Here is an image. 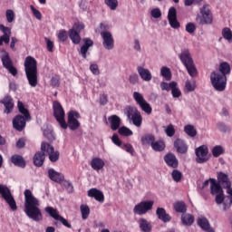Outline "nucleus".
Wrapping results in <instances>:
<instances>
[{
  "label": "nucleus",
  "instance_id": "f257e3e1",
  "mask_svg": "<svg viewBox=\"0 0 232 232\" xmlns=\"http://www.w3.org/2000/svg\"><path fill=\"white\" fill-rule=\"evenodd\" d=\"M24 196L25 215L34 222H41L43 220V213L41 212V208H39L41 201L34 196V193L30 189H25Z\"/></svg>",
  "mask_w": 232,
  "mask_h": 232
},
{
  "label": "nucleus",
  "instance_id": "f03ea898",
  "mask_svg": "<svg viewBox=\"0 0 232 232\" xmlns=\"http://www.w3.org/2000/svg\"><path fill=\"white\" fill-rule=\"evenodd\" d=\"M24 69L29 85L35 88L39 82L37 80V61L32 56H27L24 61Z\"/></svg>",
  "mask_w": 232,
  "mask_h": 232
},
{
  "label": "nucleus",
  "instance_id": "7ed1b4c3",
  "mask_svg": "<svg viewBox=\"0 0 232 232\" xmlns=\"http://www.w3.org/2000/svg\"><path fill=\"white\" fill-rule=\"evenodd\" d=\"M18 110L24 116L17 115L13 119V128L17 131H23L26 127V121H32V116L21 101H18Z\"/></svg>",
  "mask_w": 232,
  "mask_h": 232
},
{
  "label": "nucleus",
  "instance_id": "20e7f679",
  "mask_svg": "<svg viewBox=\"0 0 232 232\" xmlns=\"http://www.w3.org/2000/svg\"><path fill=\"white\" fill-rule=\"evenodd\" d=\"M179 57L187 69L188 75H190V77H197V67H195V62H193L189 50L183 49Z\"/></svg>",
  "mask_w": 232,
  "mask_h": 232
},
{
  "label": "nucleus",
  "instance_id": "39448f33",
  "mask_svg": "<svg viewBox=\"0 0 232 232\" xmlns=\"http://www.w3.org/2000/svg\"><path fill=\"white\" fill-rule=\"evenodd\" d=\"M210 82L216 92H224L227 86V76L221 74L218 71L210 73Z\"/></svg>",
  "mask_w": 232,
  "mask_h": 232
},
{
  "label": "nucleus",
  "instance_id": "423d86ee",
  "mask_svg": "<svg viewBox=\"0 0 232 232\" xmlns=\"http://www.w3.org/2000/svg\"><path fill=\"white\" fill-rule=\"evenodd\" d=\"M0 59L4 68H5L11 75L15 77V75H17V68L14 66V62L12 61V58H10V53L5 49H0Z\"/></svg>",
  "mask_w": 232,
  "mask_h": 232
},
{
  "label": "nucleus",
  "instance_id": "0eeeda50",
  "mask_svg": "<svg viewBox=\"0 0 232 232\" xmlns=\"http://www.w3.org/2000/svg\"><path fill=\"white\" fill-rule=\"evenodd\" d=\"M0 195L11 208L12 211H17V203L15 202L10 188H8L6 185L0 184Z\"/></svg>",
  "mask_w": 232,
  "mask_h": 232
},
{
  "label": "nucleus",
  "instance_id": "6e6552de",
  "mask_svg": "<svg viewBox=\"0 0 232 232\" xmlns=\"http://www.w3.org/2000/svg\"><path fill=\"white\" fill-rule=\"evenodd\" d=\"M126 115L129 121H131L132 124H134L136 128H140V126H142V115H140V111L137 107H127Z\"/></svg>",
  "mask_w": 232,
  "mask_h": 232
},
{
  "label": "nucleus",
  "instance_id": "1a4fd4ad",
  "mask_svg": "<svg viewBox=\"0 0 232 232\" xmlns=\"http://www.w3.org/2000/svg\"><path fill=\"white\" fill-rule=\"evenodd\" d=\"M53 115L56 121L59 122L61 128H63V130H66L68 128V124L64 120L65 113H64V109H63V105H61L59 102H53Z\"/></svg>",
  "mask_w": 232,
  "mask_h": 232
},
{
  "label": "nucleus",
  "instance_id": "9d476101",
  "mask_svg": "<svg viewBox=\"0 0 232 232\" xmlns=\"http://www.w3.org/2000/svg\"><path fill=\"white\" fill-rule=\"evenodd\" d=\"M132 97H133L136 104H138V106H140V110H142V111L147 113V115H151V111H153V109L151 108V105L148 102V101H146V99H144V95H142V93H140L139 92H134L132 94Z\"/></svg>",
  "mask_w": 232,
  "mask_h": 232
},
{
  "label": "nucleus",
  "instance_id": "9b49d317",
  "mask_svg": "<svg viewBox=\"0 0 232 232\" xmlns=\"http://www.w3.org/2000/svg\"><path fill=\"white\" fill-rule=\"evenodd\" d=\"M154 204L155 202H153V200L141 201L134 206L133 213L134 215H139L140 217L146 215L148 211H151V209H153Z\"/></svg>",
  "mask_w": 232,
  "mask_h": 232
},
{
  "label": "nucleus",
  "instance_id": "f8f14e48",
  "mask_svg": "<svg viewBox=\"0 0 232 232\" xmlns=\"http://www.w3.org/2000/svg\"><path fill=\"white\" fill-rule=\"evenodd\" d=\"M41 151H43L44 155L47 154L49 156V160L51 162H57L59 160V150H55L53 146L50 145L49 143L42 142Z\"/></svg>",
  "mask_w": 232,
  "mask_h": 232
},
{
  "label": "nucleus",
  "instance_id": "ddd939ff",
  "mask_svg": "<svg viewBox=\"0 0 232 232\" xmlns=\"http://www.w3.org/2000/svg\"><path fill=\"white\" fill-rule=\"evenodd\" d=\"M82 30H84V24L81 22H76L72 28L69 30V37L73 44H79V43H81V35H79V33L82 32Z\"/></svg>",
  "mask_w": 232,
  "mask_h": 232
},
{
  "label": "nucleus",
  "instance_id": "4468645a",
  "mask_svg": "<svg viewBox=\"0 0 232 232\" xmlns=\"http://www.w3.org/2000/svg\"><path fill=\"white\" fill-rule=\"evenodd\" d=\"M195 154L196 162H198V164H204V162H208V160H209V150L206 145H201L197 148Z\"/></svg>",
  "mask_w": 232,
  "mask_h": 232
},
{
  "label": "nucleus",
  "instance_id": "2eb2a0df",
  "mask_svg": "<svg viewBox=\"0 0 232 232\" xmlns=\"http://www.w3.org/2000/svg\"><path fill=\"white\" fill-rule=\"evenodd\" d=\"M77 119H81V114L75 111H71L68 113V128H70L72 131H75L80 126L81 123Z\"/></svg>",
  "mask_w": 232,
  "mask_h": 232
},
{
  "label": "nucleus",
  "instance_id": "dca6fc26",
  "mask_svg": "<svg viewBox=\"0 0 232 232\" xmlns=\"http://www.w3.org/2000/svg\"><path fill=\"white\" fill-rule=\"evenodd\" d=\"M45 211L48 213V215H50V217L54 218V220H58L59 222H61V224H63V226H65V227H68L69 229H71L72 225L68 223V220H66V218L59 215V212L57 211V209L52 207H46Z\"/></svg>",
  "mask_w": 232,
  "mask_h": 232
},
{
  "label": "nucleus",
  "instance_id": "f3484780",
  "mask_svg": "<svg viewBox=\"0 0 232 232\" xmlns=\"http://www.w3.org/2000/svg\"><path fill=\"white\" fill-rule=\"evenodd\" d=\"M101 36L103 40L102 45L105 50H113L115 46V41L113 40V35L108 31L101 32Z\"/></svg>",
  "mask_w": 232,
  "mask_h": 232
},
{
  "label": "nucleus",
  "instance_id": "a211bd4d",
  "mask_svg": "<svg viewBox=\"0 0 232 232\" xmlns=\"http://www.w3.org/2000/svg\"><path fill=\"white\" fill-rule=\"evenodd\" d=\"M168 20L171 28H174L175 30L180 28V23L177 20V9L175 7H170L169 9Z\"/></svg>",
  "mask_w": 232,
  "mask_h": 232
},
{
  "label": "nucleus",
  "instance_id": "6ab92c4d",
  "mask_svg": "<svg viewBox=\"0 0 232 232\" xmlns=\"http://www.w3.org/2000/svg\"><path fill=\"white\" fill-rule=\"evenodd\" d=\"M218 183L228 191L231 188V180L229 179V176L224 172H218Z\"/></svg>",
  "mask_w": 232,
  "mask_h": 232
},
{
  "label": "nucleus",
  "instance_id": "aec40b11",
  "mask_svg": "<svg viewBox=\"0 0 232 232\" xmlns=\"http://www.w3.org/2000/svg\"><path fill=\"white\" fill-rule=\"evenodd\" d=\"M216 203L220 206V204H223V210L227 211L231 208L232 199H229V197L227 198L224 196V192H221L219 194H216Z\"/></svg>",
  "mask_w": 232,
  "mask_h": 232
},
{
  "label": "nucleus",
  "instance_id": "412c9836",
  "mask_svg": "<svg viewBox=\"0 0 232 232\" xmlns=\"http://www.w3.org/2000/svg\"><path fill=\"white\" fill-rule=\"evenodd\" d=\"M0 30L4 34L2 36H0V46H3V43L8 44L12 35V29L10 27L5 26L4 24H0Z\"/></svg>",
  "mask_w": 232,
  "mask_h": 232
},
{
  "label": "nucleus",
  "instance_id": "4be33fe9",
  "mask_svg": "<svg viewBox=\"0 0 232 232\" xmlns=\"http://www.w3.org/2000/svg\"><path fill=\"white\" fill-rule=\"evenodd\" d=\"M197 224L199 226V227L206 232H215V228L211 227V225L209 224V220L206 218V217L201 216L198 217L197 219Z\"/></svg>",
  "mask_w": 232,
  "mask_h": 232
},
{
  "label": "nucleus",
  "instance_id": "5701e85b",
  "mask_svg": "<svg viewBox=\"0 0 232 232\" xmlns=\"http://www.w3.org/2000/svg\"><path fill=\"white\" fill-rule=\"evenodd\" d=\"M48 177L51 180H53V182H56L57 184H61V182L64 181V175L53 169H49Z\"/></svg>",
  "mask_w": 232,
  "mask_h": 232
},
{
  "label": "nucleus",
  "instance_id": "b1692460",
  "mask_svg": "<svg viewBox=\"0 0 232 232\" xmlns=\"http://www.w3.org/2000/svg\"><path fill=\"white\" fill-rule=\"evenodd\" d=\"M137 72L140 79H142V81H145V82H150V81L153 79V76L151 75V72H150V69H146L142 66H138Z\"/></svg>",
  "mask_w": 232,
  "mask_h": 232
},
{
  "label": "nucleus",
  "instance_id": "393cba45",
  "mask_svg": "<svg viewBox=\"0 0 232 232\" xmlns=\"http://www.w3.org/2000/svg\"><path fill=\"white\" fill-rule=\"evenodd\" d=\"M88 197L95 198L98 202H104V193L97 188H91L88 190Z\"/></svg>",
  "mask_w": 232,
  "mask_h": 232
},
{
  "label": "nucleus",
  "instance_id": "a878e982",
  "mask_svg": "<svg viewBox=\"0 0 232 232\" xmlns=\"http://www.w3.org/2000/svg\"><path fill=\"white\" fill-rule=\"evenodd\" d=\"M104 166H106V163L104 162V160L101 158H93L91 160V167L94 171H101V169H104Z\"/></svg>",
  "mask_w": 232,
  "mask_h": 232
},
{
  "label": "nucleus",
  "instance_id": "bb28decb",
  "mask_svg": "<svg viewBox=\"0 0 232 232\" xmlns=\"http://www.w3.org/2000/svg\"><path fill=\"white\" fill-rule=\"evenodd\" d=\"M138 224L140 231L142 232H151V229H153L151 223L144 218H140Z\"/></svg>",
  "mask_w": 232,
  "mask_h": 232
},
{
  "label": "nucleus",
  "instance_id": "cd10ccee",
  "mask_svg": "<svg viewBox=\"0 0 232 232\" xmlns=\"http://www.w3.org/2000/svg\"><path fill=\"white\" fill-rule=\"evenodd\" d=\"M164 160L169 168H179V160L174 154L169 153L165 155Z\"/></svg>",
  "mask_w": 232,
  "mask_h": 232
},
{
  "label": "nucleus",
  "instance_id": "c85d7f7f",
  "mask_svg": "<svg viewBox=\"0 0 232 232\" xmlns=\"http://www.w3.org/2000/svg\"><path fill=\"white\" fill-rule=\"evenodd\" d=\"M196 21L199 24H212L213 14H198L196 17Z\"/></svg>",
  "mask_w": 232,
  "mask_h": 232
},
{
  "label": "nucleus",
  "instance_id": "c756f323",
  "mask_svg": "<svg viewBox=\"0 0 232 232\" xmlns=\"http://www.w3.org/2000/svg\"><path fill=\"white\" fill-rule=\"evenodd\" d=\"M156 215L162 222L168 223L171 220V216L166 213V209H164V208H158L156 210Z\"/></svg>",
  "mask_w": 232,
  "mask_h": 232
},
{
  "label": "nucleus",
  "instance_id": "7c9ffc66",
  "mask_svg": "<svg viewBox=\"0 0 232 232\" xmlns=\"http://www.w3.org/2000/svg\"><path fill=\"white\" fill-rule=\"evenodd\" d=\"M174 148L177 150L178 153L184 154L188 152V145L180 139L174 141Z\"/></svg>",
  "mask_w": 232,
  "mask_h": 232
},
{
  "label": "nucleus",
  "instance_id": "2f4dec72",
  "mask_svg": "<svg viewBox=\"0 0 232 232\" xmlns=\"http://www.w3.org/2000/svg\"><path fill=\"white\" fill-rule=\"evenodd\" d=\"M2 104H4V106L5 108V113L8 114L12 111V110H14V100L10 96H5L2 100Z\"/></svg>",
  "mask_w": 232,
  "mask_h": 232
},
{
  "label": "nucleus",
  "instance_id": "473e14b6",
  "mask_svg": "<svg viewBox=\"0 0 232 232\" xmlns=\"http://www.w3.org/2000/svg\"><path fill=\"white\" fill-rule=\"evenodd\" d=\"M109 122L111 124V129L112 131H117L121 127V118L117 115H111L109 117Z\"/></svg>",
  "mask_w": 232,
  "mask_h": 232
},
{
  "label": "nucleus",
  "instance_id": "72a5a7b5",
  "mask_svg": "<svg viewBox=\"0 0 232 232\" xmlns=\"http://www.w3.org/2000/svg\"><path fill=\"white\" fill-rule=\"evenodd\" d=\"M92 46H93V41L88 38L84 39V44L81 47L80 50V53L83 57V59H86V53H88V51Z\"/></svg>",
  "mask_w": 232,
  "mask_h": 232
},
{
  "label": "nucleus",
  "instance_id": "f704fd0d",
  "mask_svg": "<svg viewBox=\"0 0 232 232\" xmlns=\"http://www.w3.org/2000/svg\"><path fill=\"white\" fill-rule=\"evenodd\" d=\"M210 189L212 195H218L220 193H224L222 186L217 183V179H210Z\"/></svg>",
  "mask_w": 232,
  "mask_h": 232
},
{
  "label": "nucleus",
  "instance_id": "c9c22d12",
  "mask_svg": "<svg viewBox=\"0 0 232 232\" xmlns=\"http://www.w3.org/2000/svg\"><path fill=\"white\" fill-rule=\"evenodd\" d=\"M45 154L44 151L36 152L34 157V164L38 168H41L44 164Z\"/></svg>",
  "mask_w": 232,
  "mask_h": 232
},
{
  "label": "nucleus",
  "instance_id": "e433bc0d",
  "mask_svg": "<svg viewBox=\"0 0 232 232\" xmlns=\"http://www.w3.org/2000/svg\"><path fill=\"white\" fill-rule=\"evenodd\" d=\"M11 162L14 166H17L18 168H25L26 162L24 161V159L20 155H14L11 157Z\"/></svg>",
  "mask_w": 232,
  "mask_h": 232
},
{
  "label": "nucleus",
  "instance_id": "4c0bfd02",
  "mask_svg": "<svg viewBox=\"0 0 232 232\" xmlns=\"http://www.w3.org/2000/svg\"><path fill=\"white\" fill-rule=\"evenodd\" d=\"M221 75H224L227 77L231 73V65L227 63V62H223L219 64L218 71Z\"/></svg>",
  "mask_w": 232,
  "mask_h": 232
},
{
  "label": "nucleus",
  "instance_id": "58836bf2",
  "mask_svg": "<svg viewBox=\"0 0 232 232\" xmlns=\"http://www.w3.org/2000/svg\"><path fill=\"white\" fill-rule=\"evenodd\" d=\"M181 222L183 226H193V223L195 222V217L191 214H183L181 216Z\"/></svg>",
  "mask_w": 232,
  "mask_h": 232
},
{
  "label": "nucleus",
  "instance_id": "ea45409f",
  "mask_svg": "<svg viewBox=\"0 0 232 232\" xmlns=\"http://www.w3.org/2000/svg\"><path fill=\"white\" fill-rule=\"evenodd\" d=\"M154 142H155V136L151 134H146L141 137V144H143V146L149 145L152 147Z\"/></svg>",
  "mask_w": 232,
  "mask_h": 232
},
{
  "label": "nucleus",
  "instance_id": "a19ab883",
  "mask_svg": "<svg viewBox=\"0 0 232 232\" xmlns=\"http://www.w3.org/2000/svg\"><path fill=\"white\" fill-rule=\"evenodd\" d=\"M197 89V82L195 80H187L185 82V90L188 93L195 92Z\"/></svg>",
  "mask_w": 232,
  "mask_h": 232
},
{
  "label": "nucleus",
  "instance_id": "79ce46f5",
  "mask_svg": "<svg viewBox=\"0 0 232 232\" xmlns=\"http://www.w3.org/2000/svg\"><path fill=\"white\" fill-rule=\"evenodd\" d=\"M174 209L177 213H186V211H188L186 203L182 201L176 202L174 204Z\"/></svg>",
  "mask_w": 232,
  "mask_h": 232
},
{
  "label": "nucleus",
  "instance_id": "37998d69",
  "mask_svg": "<svg viewBox=\"0 0 232 232\" xmlns=\"http://www.w3.org/2000/svg\"><path fill=\"white\" fill-rule=\"evenodd\" d=\"M160 75L165 81H169L171 79V70L169 67L163 66L160 68Z\"/></svg>",
  "mask_w": 232,
  "mask_h": 232
},
{
  "label": "nucleus",
  "instance_id": "c03bdc74",
  "mask_svg": "<svg viewBox=\"0 0 232 232\" xmlns=\"http://www.w3.org/2000/svg\"><path fill=\"white\" fill-rule=\"evenodd\" d=\"M152 150H154V151H164L165 148H166V143H164L163 140H157L154 141V144H152Z\"/></svg>",
  "mask_w": 232,
  "mask_h": 232
},
{
  "label": "nucleus",
  "instance_id": "a18cd8bd",
  "mask_svg": "<svg viewBox=\"0 0 232 232\" xmlns=\"http://www.w3.org/2000/svg\"><path fill=\"white\" fill-rule=\"evenodd\" d=\"M104 4L112 11L117 10L119 7V0H104Z\"/></svg>",
  "mask_w": 232,
  "mask_h": 232
},
{
  "label": "nucleus",
  "instance_id": "49530a36",
  "mask_svg": "<svg viewBox=\"0 0 232 232\" xmlns=\"http://www.w3.org/2000/svg\"><path fill=\"white\" fill-rule=\"evenodd\" d=\"M184 131L188 137H197V130H195L193 125H186L184 127Z\"/></svg>",
  "mask_w": 232,
  "mask_h": 232
},
{
  "label": "nucleus",
  "instance_id": "de8ad7c7",
  "mask_svg": "<svg viewBox=\"0 0 232 232\" xmlns=\"http://www.w3.org/2000/svg\"><path fill=\"white\" fill-rule=\"evenodd\" d=\"M118 131L122 137H131L133 135V131L126 126L121 127Z\"/></svg>",
  "mask_w": 232,
  "mask_h": 232
},
{
  "label": "nucleus",
  "instance_id": "09e8293b",
  "mask_svg": "<svg viewBox=\"0 0 232 232\" xmlns=\"http://www.w3.org/2000/svg\"><path fill=\"white\" fill-rule=\"evenodd\" d=\"M173 86H177V82H171L169 83L165 82H161L160 83V88L161 90L164 92H169Z\"/></svg>",
  "mask_w": 232,
  "mask_h": 232
},
{
  "label": "nucleus",
  "instance_id": "8fccbe9b",
  "mask_svg": "<svg viewBox=\"0 0 232 232\" xmlns=\"http://www.w3.org/2000/svg\"><path fill=\"white\" fill-rule=\"evenodd\" d=\"M163 130L167 137H173V135H175V127L173 126V124L163 126Z\"/></svg>",
  "mask_w": 232,
  "mask_h": 232
},
{
  "label": "nucleus",
  "instance_id": "3c124183",
  "mask_svg": "<svg viewBox=\"0 0 232 232\" xmlns=\"http://www.w3.org/2000/svg\"><path fill=\"white\" fill-rule=\"evenodd\" d=\"M82 218L83 220H86L90 215V208L86 205H81L80 207Z\"/></svg>",
  "mask_w": 232,
  "mask_h": 232
},
{
  "label": "nucleus",
  "instance_id": "603ef678",
  "mask_svg": "<svg viewBox=\"0 0 232 232\" xmlns=\"http://www.w3.org/2000/svg\"><path fill=\"white\" fill-rule=\"evenodd\" d=\"M224 153V148L220 145H217L212 149L213 157H220Z\"/></svg>",
  "mask_w": 232,
  "mask_h": 232
},
{
  "label": "nucleus",
  "instance_id": "864d4df0",
  "mask_svg": "<svg viewBox=\"0 0 232 232\" xmlns=\"http://www.w3.org/2000/svg\"><path fill=\"white\" fill-rule=\"evenodd\" d=\"M5 17L7 23H14V21L15 20V13H14V10L8 9L5 12Z\"/></svg>",
  "mask_w": 232,
  "mask_h": 232
},
{
  "label": "nucleus",
  "instance_id": "5fc2aeb1",
  "mask_svg": "<svg viewBox=\"0 0 232 232\" xmlns=\"http://www.w3.org/2000/svg\"><path fill=\"white\" fill-rule=\"evenodd\" d=\"M171 176L174 182H180V180H182V172H180V170L174 169Z\"/></svg>",
  "mask_w": 232,
  "mask_h": 232
},
{
  "label": "nucleus",
  "instance_id": "6e6d98bb",
  "mask_svg": "<svg viewBox=\"0 0 232 232\" xmlns=\"http://www.w3.org/2000/svg\"><path fill=\"white\" fill-rule=\"evenodd\" d=\"M57 37L59 41L64 43L68 39V32H66L65 30H60L57 34Z\"/></svg>",
  "mask_w": 232,
  "mask_h": 232
},
{
  "label": "nucleus",
  "instance_id": "4d7b16f0",
  "mask_svg": "<svg viewBox=\"0 0 232 232\" xmlns=\"http://www.w3.org/2000/svg\"><path fill=\"white\" fill-rule=\"evenodd\" d=\"M44 136L45 139H47L48 140H55V136L53 135V130H44Z\"/></svg>",
  "mask_w": 232,
  "mask_h": 232
},
{
  "label": "nucleus",
  "instance_id": "13d9d810",
  "mask_svg": "<svg viewBox=\"0 0 232 232\" xmlns=\"http://www.w3.org/2000/svg\"><path fill=\"white\" fill-rule=\"evenodd\" d=\"M222 35L224 37V39H226L227 41H231L232 39V32L231 29L226 27L222 30Z\"/></svg>",
  "mask_w": 232,
  "mask_h": 232
},
{
  "label": "nucleus",
  "instance_id": "bf43d9fd",
  "mask_svg": "<svg viewBox=\"0 0 232 232\" xmlns=\"http://www.w3.org/2000/svg\"><path fill=\"white\" fill-rule=\"evenodd\" d=\"M30 8L35 19H38V21H41V19H43V14H41V11L37 10L34 5H30Z\"/></svg>",
  "mask_w": 232,
  "mask_h": 232
},
{
  "label": "nucleus",
  "instance_id": "052dcab7",
  "mask_svg": "<svg viewBox=\"0 0 232 232\" xmlns=\"http://www.w3.org/2000/svg\"><path fill=\"white\" fill-rule=\"evenodd\" d=\"M121 148V150H124L127 153H130L131 155H133V152L135 151L133 150V146L130 143H122Z\"/></svg>",
  "mask_w": 232,
  "mask_h": 232
},
{
  "label": "nucleus",
  "instance_id": "680f3d73",
  "mask_svg": "<svg viewBox=\"0 0 232 232\" xmlns=\"http://www.w3.org/2000/svg\"><path fill=\"white\" fill-rule=\"evenodd\" d=\"M199 13L200 14H212L211 9L209 8V5L208 4L203 5V6L199 8Z\"/></svg>",
  "mask_w": 232,
  "mask_h": 232
},
{
  "label": "nucleus",
  "instance_id": "e2e57ef3",
  "mask_svg": "<svg viewBox=\"0 0 232 232\" xmlns=\"http://www.w3.org/2000/svg\"><path fill=\"white\" fill-rule=\"evenodd\" d=\"M170 90H171L172 97H174V99H179V97H180V95H182L180 89H179L177 87V85L172 86V89H170Z\"/></svg>",
  "mask_w": 232,
  "mask_h": 232
},
{
  "label": "nucleus",
  "instance_id": "0e129e2a",
  "mask_svg": "<svg viewBox=\"0 0 232 232\" xmlns=\"http://www.w3.org/2000/svg\"><path fill=\"white\" fill-rule=\"evenodd\" d=\"M150 15L154 19H159L160 17H162V12L160 8H154L150 11Z\"/></svg>",
  "mask_w": 232,
  "mask_h": 232
},
{
  "label": "nucleus",
  "instance_id": "69168bd1",
  "mask_svg": "<svg viewBox=\"0 0 232 232\" xmlns=\"http://www.w3.org/2000/svg\"><path fill=\"white\" fill-rule=\"evenodd\" d=\"M196 30H197V26H195V24L193 23L187 24L186 32H188V34H195Z\"/></svg>",
  "mask_w": 232,
  "mask_h": 232
},
{
  "label": "nucleus",
  "instance_id": "338daca9",
  "mask_svg": "<svg viewBox=\"0 0 232 232\" xmlns=\"http://www.w3.org/2000/svg\"><path fill=\"white\" fill-rule=\"evenodd\" d=\"M129 82L130 84H137L139 82V75L137 73H132L129 76Z\"/></svg>",
  "mask_w": 232,
  "mask_h": 232
},
{
  "label": "nucleus",
  "instance_id": "774afa93",
  "mask_svg": "<svg viewBox=\"0 0 232 232\" xmlns=\"http://www.w3.org/2000/svg\"><path fill=\"white\" fill-rule=\"evenodd\" d=\"M60 84V78L59 76L55 75V76H53L52 79H51V85L53 87V88H57Z\"/></svg>",
  "mask_w": 232,
  "mask_h": 232
}]
</instances>
